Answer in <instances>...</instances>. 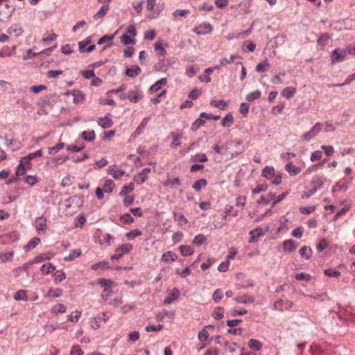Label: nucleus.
<instances>
[{
	"label": "nucleus",
	"instance_id": "e433bc0d",
	"mask_svg": "<svg viewBox=\"0 0 355 355\" xmlns=\"http://www.w3.org/2000/svg\"><path fill=\"white\" fill-rule=\"evenodd\" d=\"M270 67V64L267 59L264 60L262 62L259 63L256 67L257 72H264Z\"/></svg>",
	"mask_w": 355,
	"mask_h": 355
},
{
	"label": "nucleus",
	"instance_id": "864d4df0",
	"mask_svg": "<svg viewBox=\"0 0 355 355\" xmlns=\"http://www.w3.org/2000/svg\"><path fill=\"white\" fill-rule=\"evenodd\" d=\"M210 104L216 107H218L220 110H225L227 107V103L223 100H220L218 101H216V100H212L210 102Z\"/></svg>",
	"mask_w": 355,
	"mask_h": 355
},
{
	"label": "nucleus",
	"instance_id": "412c9836",
	"mask_svg": "<svg viewBox=\"0 0 355 355\" xmlns=\"http://www.w3.org/2000/svg\"><path fill=\"white\" fill-rule=\"evenodd\" d=\"M262 176L268 179L271 180L274 177L275 173V169L272 166H266L263 171H262Z\"/></svg>",
	"mask_w": 355,
	"mask_h": 355
},
{
	"label": "nucleus",
	"instance_id": "a211bd4d",
	"mask_svg": "<svg viewBox=\"0 0 355 355\" xmlns=\"http://www.w3.org/2000/svg\"><path fill=\"white\" fill-rule=\"evenodd\" d=\"M140 92L138 90L131 91L127 94V99H129L132 103H137L141 98Z\"/></svg>",
	"mask_w": 355,
	"mask_h": 355
},
{
	"label": "nucleus",
	"instance_id": "e2e57ef3",
	"mask_svg": "<svg viewBox=\"0 0 355 355\" xmlns=\"http://www.w3.org/2000/svg\"><path fill=\"white\" fill-rule=\"evenodd\" d=\"M142 234L141 232L139 230H134L132 231L129 232L126 234V237L132 240L135 239L137 236H139Z\"/></svg>",
	"mask_w": 355,
	"mask_h": 355
},
{
	"label": "nucleus",
	"instance_id": "a19ab883",
	"mask_svg": "<svg viewBox=\"0 0 355 355\" xmlns=\"http://www.w3.org/2000/svg\"><path fill=\"white\" fill-rule=\"evenodd\" d=\"M179 250L183 256H190L193 253V250L188 245H180Z\"/></svg>",
	"mask_w": 355,
	"mask_h": 355
},
{
	"label": "nucleus",
	"instance_id": "ddd939ff",
	"mask_svg": "<svg viewBox=\"0 0 355 355\" xmlns=\"http://www.w3.org/2000/svg\"><path fill=\"white\" fill-rule=\"evenodd\" d=\"M35 226L38 231L44 232L46 228V219L44 217H38L35 222Z\"/></svg>",
	"mask_w": 355,
	"mask_h": 355
},
{
	"label": "nucleus",
	"instance_id": "6e6d98bb",
	"mask_svg": "<svg viewBox=\"0 0 355 355\" xmlns=\"http://www.w3.org/2000/svg\"><path fill=\"white\" fill-rule=\"evenodd\" d=\"M14 256V252H1L0 253V261L1 262H6L10 260Z\"/></svg>",
	"mask_w": 355,
	"mask_h": 355
},
{
	"label": "nucleus",
	"instance_id": "37998d69",
	"mask_svg": "<svg viewBox=\"0 0 355 355\" xmlns=\"http://www.w3.org/2000/svg\"><path fill=\"white\" fill-rule=\"evenodd\" d=\"M207 184V182L205 179H200L196 181L193 185V188L199 191L202 188L205 187Z\"/></svg>",
	"mask_w": 355,
	"mask_h": 355
},
{
	"label": "nucleus",
	"instance_id": "9b49d317",
	"mask_svg": "<svg viewBox=\"0 0 355 355\" xmlns=\"http://www.w3.org/2000/svg\"><path fill=\"white\" fill-rule=\"evenodd\" d=\"M164 185L166 187H169L171 188L178 187L181 185V180L178 177L175 178H169L166 179V180L164 182Z\"/></svg>",
	"mask_w": 355,
	"mask_h": 355
},
{
	"label": "nucleus",
	"instance_id": "6ab92c4d",
	"mask_svg": "<svg viewBox=\"0 0 355 355\" xmlns=\"http://www.w3.org/2000/svg\"><path fill=\"white\" fill-rule=\"evenodd\" d=\"M62 290L61 288H50L48 293L44 295L46 298L50 297H59L62 295Z\"/></svg>",
	"mask_w": 355,
	"mask_h": 355
},
{
	"label": "nucleus",
	"instance_id": "cd10ccee",
	"mask_svg": "<svg viewBox=\"0 0 355 355\" xmlns=\"http://www.w3.org/2000/svg\"><path fill=\"white\" fill-rule=\"evenodd\" d=\"M82 251L80 249L72 250L68 256L64 257L65 261H71L80 256Z\"/></svg>",
	"mask_w": 355,
	"mask_h": 355
},
{
	"label": "nucleus",
	"instance_id": "f3484780",
	"mask_svg": "<svg viewBox=\"0 0 355 355\" xmlns=\"http://www.w3.org/2000/svg\"><path fill=\"white\" fill-rule=\"evenodd\" d=\"M285 168L291 175H297L301 171V168L293 165L292 162L287 164Z\"/></svg>",
	"mask_w": 355,
	"mask_h": 355
},
{
	"label": "nucleus",
	"instance_id": "4be33fe9",
	"mask_svg": "<svg viewBox=\"0 0 355 355\" xmlns=\"http://www.w3.org/2000/svg\"><path fill=\"white\" fill-rule=\"evenodd\" d=\"M55 267L51 263H46L42 266L41 270L44 275L53 274Z\"/></svg>",
	"mask_w": 355,
	"mask_h": 355
},
{
	"label": "nucleus",
	"instance_id": "a18cd8bd",
	"mask_svg": "<svg viewBox=\"0 0 355 355\" xmlns=\"http://www.w3.org/2000/svg\"><path fill=\"white\" fill-rule=\"evenodd\" d=\"M90 43H91V38L89 37L86 38L83 41L79 42H78L79 51L81 53L85 52V51L87 49V46H88Z\"/></svg>",
	"mask_w": 355,
	"mask_h": 355
},
{
	"label": "nucleus",
	"instance_id": "4468645a",
	"mask_svg": "<svg viewBox=\"0 0 355 355\" xmlns=\"http://www.w3.org/2000/svg\"><path fill=\"white\" fill-rule=\"evenodd\" d=\"M263 234L261 228H256L250 232V243H254L257 241L258 238Z\"/></svg>",
	"mask_w": 355,
	"mask_h": 355
},
{
	"label": "nucleus",
	"instance_id": "aec40b11",
	"mask_svg": "<svg viewBox=\"0 0 355 355\" xmlns=\"http://www.w3.org/2000/svg\"><path fill=\"white\" fill-rule=\"evenodd\" d=\"M300 254L302 257H304L305 259H309L313 254L312 250L310 247L303 246L300 248Z\"/></svg>",
	"mask_w": 355,
	"mask_h": 355
},
{
	"label": "nucleus",
	"instance_id": "052dcab7",
	"mask_svg": "<svg viewBox=\"0 0 355 355\" xmlns=\"http://www.w3.org/2000/svg\"><path fill=\"white\" fill-rule=\"evenodd\" d=\"M172 137H173V141L171 142V146L173 148H176L178 146H179L180 145V139L181 138V135H175L174 133L172 134Z\"/></svg>",
	"mask_w": 355,
	"mask_h": 355
},
{
	"label": "nucleus",
	"instance_id": "13d9d810",
	"mask_svg": "<svg viewBox=\"0 0 355 355\" xmlns=\"http://www.w3.org/2000/svg\"><path fill=\"white\" fill-rule=\"evenodd\" d=\"M207 241L206 237L203 234H198L195 236L193 243L196 245H200Z\"/></svg>",
	"mask_w": 355,
	"mask_h": 355
},
{
	"label": "nucleus",
	"instance_id": "3c124183",
	"mask_svg": "<svg viewBox=\"0 0 355 355\" xmlns=\"http://www.w3.org/2000/svg\"><path fill=\"white\" fill-rule=\"evenodd\" d=\"M207 157L205 153H198L192 157L193 162H205L207 161Z\"/></svg>",
	"mask_w": 355,
	"mask_h": 355
},
{
	"label": "nucleus",
	"instance_id": "f8f14e48",
	"mask_svg": "<svg viewBox=\"0 0 355 355\" xmlns=\"http://www.w3.org/2000/svg\"><path fill=\"white\" fill-rule=\"evenodd\" d=\"M180 295V291L174 288L171 292L168 294V297L164 300V304H171L173 301L175 300L179 297Z\"/></svg>",
	"mask_w": 355,
	"mask_h": 355
},
{
	"label": "nucleus",
	"instance_id": "603ef678",
	"mask_svg": "<svg viewBox=\"0 0 355 355\" xmlns=\"http://www.w3.org/2000/svg\"><path fill=\"white\" fill-rule=\"evenodd\" d=\"M329 245V243L324 239H321L316 246L318 252H322Z\"/></svg>",
	"mask_w": 355,
	"mask_h": 355
},
{
	"label": "nucleus",
	"instance_id": "5fc2aeb1",
	"mask_svg": "<svg viewBox=\"0 0 355 355\" xmlns=\"http://www.w3.org/2000/svg\"><path fill=\"white\" fill-rule=\"evenodd\" d=\"M148 179L141 172L137 173L134 176V181L138 184H141Z\"/></svg>",
	"mask_w": 355,
	"mask_h": 355
},
{
	"label": "nucleus",
	"instance_id": "5701e85b",
	"mask_svg": "<svg viewBox=\"0 0 355 355\" xmlns=\"http://www.w3.org/2000/svg\"><path fill=\"white\" fill-rule=\"evenodd\" d=\"M135 189V185L133 182H130L128 184L124 185L121 191L119 192L120 196H125L127 194L131 193Z\"/></svg>",
	"mask_w": 355,
	"mask_h": 355
},
{
	"label": "nucleus",
	"instance_id": "f257e3e1",
	"mask_svg": "<svg viewBox=\"0 0 355 355\" xmlns=\"http://www.w3.org/2000/svg\"><path fill=\"white\" fill-rule=\"evenodd\" d=\"M99 284L104 288L101 296L104 300L107 301L114 293V283L109 279H101L99 280Z\"/></svg>",
	"mask_w": 355,
	"mask_h": 355
},
{
	"label": "nucleus",
	"instance_id": "473e14b6",
	"mask_svg": "<svg viewBox=\"0 0 355 355\" xmlns=\"http://www.w3.org/2000/svg\"><path fill=\"white\" fill-rule=\"evenodd\" d=\"M296 92V89L292 87H287L282 92V94L287 99L291 98Z\"/></svg>",
	"mask_w": 355,
	"mask_h": 355
},
{
	"label": "nucleus",
	"instance_id": "0e129e2a",
	"mask_svg": "<svg viewBox=\"0 0 355 355\" xmlns=\"http://www.w3.org/2000/svg\"><path fill=\"white\" fill-rule=\"evenodd\" d=\"M267 189H268L267 184H258L255 188H254L252 190V192L254 194H257V193H261L262 191H266Z\"/></svg>",
	"mask_w": 355,
	"mask_h": 355
},
{
	"label": "nucleus",
	"instance_id": "bf43d9fd",
	"mask_svg": "<svg viewBox=\"0 0 355 355\" xmlns=\"http://www.w3.org/2000/svg\"><path fill=\"white\" fill-rule=\"evenodd\" d=\"M66 310L67 308L63 304H56L52 308V311L55 313H63L66 312Z\"/></svg>",
	"mask_w": 355,
	"mask_h": 355
},
{
	"label": "nucleus",
	"instance_id": "49530a36",
	"mask_svg": "<svg viewBox=\"0 0 355 355\" xmlns=\"http://www.w3.org/2000/svg\"><path fill=\"white\" fill-rule=\"evenodd\" d=\"M40 241V239L38 238L35 237V238L32 239L25 246L26 250L28 251V250L35 248L39 244Z\"/></svg>",
	"mask_w": 355,
	"mask_h": 355
},
{
	"label": "nucleus",
	"instance_id": "a878e982",
	"mask_svg": "<svg viewBox=\"0 0 355 355\" xmlns=\"http://www.w3.org/2000/svg\"><path fill=\"white\" fill-rule=\"evenodd\" d=\"M297 246L293 240H286L283 243V250L292 252L296 249Z\"/></svg>",
	"mask_w": 355,
	"mask_h": 355
},
{
	"label": "nucleus",
	"instance_id": "79ce46f5",
	"mask_svg": "<svg viewBox=\"0 0 355 355\" xmlns=\"http://www.w3.org/2000/svg\"><path fill=\"white\" fill-rule=\"evenodd\" d=\"M234 119L232 114H227L221 121V125L223 127H230L232 125Z\"/></svg>",
	"mask_w": 355,
	"mask_h": 355
},
{
	"label": "nucleus",
	"instance_id": "1a4fd4ad",
	"mask_svg": "<svg viewBox=\"0 0 355 355\" xmlns=\"http://www.w3.org/2000/svg\"><path fill=\"white\" fill-rule=\"evenodd\" d=\"M324 179L322 175L314 176L311 182V188L315 189V191L320 189L324 184Z\"/></svg>",
	"mask_w": 355,
	"mask_h": 355
},
{
	"label": "nucleus",
	"instance_id": "423d86ee",
	"mask_svg": "<svg viewBox=\"0 0 355 355\" xmlns=\"http://www.w3.org/2000/svg\"><path fill=\"white\" fill-rule=\"evenodd\" d=\"M107 173L108 174L112 175L114 179L119 180L123 175H125V171L121 169L117 165L114 164L108 167Z\"/></svg>",
	"mask_w": 355,
	"mask_h": 355
},
{
	"label": "nucleus",
	"instance_id": "393cba45",
	"mask_svg": "<svg viewBox=\"0 0 355 355\" xmlns=\"http://www.w3.org/2000/svg\"><path fill=\"white\" fill-rule=\"evenodd\" d=\"M249 347L254 351H259L263 347V344L258 340L250 339L248 342Z\"/></svg>",
	"mask_w": 355,
	"mask_h": 355
},
{
	"label": "nucleus",
	"instance_id": "9d476101",
	"mask_svg": "<svg viewBox=\"0 0 355 355\" xmlns=\"http://www.w3.org/2000/svg\"><path fill=\"white\" fill-rule=\"evenodd\" d=\"M177 259L178 256L175 253L172 251H167L162 254L160 260L162 262L168 263L169 261H175Z\"/></svg>",
	"mask_w": 355,
	"mask_h": 355
},
{
	"label": "nucleus",
	"instance_id": "de8ad7c7",
	"mask_svg": "<svg viewBox=\"0 0 355 355\" xmlns=\"http://www.w3.org/2000/svg\"><path fill=\"white\" fill-rule=\"evenodd\" d=\"M101 325V316L98 315L94 317L91 321V327L94 329H98Z\"/></svg>",
	"mask_w": 355,
	"mask_h": 355
},
{
	"label": "nucleus",
	"instance_id": "6e6552de",
	"mask_svg": "<svg viewBox=\"0 0 355 355\" xmlns=\"http://www.w3.org/2000/svg\"><path fill=\"white\" fill-rule=\"evenodd\" d=\"M7 33L10 35H13L15 37H19L24 33V30L22 29L21 25L18 24H14L11 25L7 30Z\"/></svg>",
	"mask_w": 355,
	"mask_h": 355
},
{
	"label": "nucleus",
	"instance_id": "338daca9",
	"mask_svg": "<svg viewBox=\"0 0 355 355\" xmlns=\"http://www.w3.org/2000/svg\"><path fill=\"white\" fill-rule=\"evenodd\" d=\"M12 55V53L10 51V49L8 46H3L0 51V57H9Z\"/></svg>",
	"mask_w": 355,
	"mask_h": 355
},
{
	"label": "nucleus",
	"instance_id": "7ed1b4c3",
	"mask_svg": "<svg viewBox=\"0 0 355 355\" xmlns=\"http://www.w3.org/2000/svg\"><path fill=\"white\" fill-rule=\"evenodd\" d=\"M132 250V245L129 243L123 244L116 249L115 254L111 257V259H119L123 254L128 253Z\"/></svg>",
	"mask_w": 355,
	"mask_h": 355
},
{
	"label": "nucleus",
	"instance_id": "c03bdc74",
	"mask_svg": "<svg viewBox=\"0 0 355 355\" xmlns=\"http://www.w3.org/2000/svg\"><path fill=\"white\" fill-rule=\"evenodd\" d=\"M14 298L15 300H24V301H26L28 297H27V294H26V291H24V290H19L14 295Z\"/></svg>",
	"mask_w": 355,
	"mask_h": 355
},
{
	"label": "nucleus",
	"instance_id": "ea45409f",
	"mask_svg": "<svg viewBox=\"0 0 355 355\" xmlns=\"http://www.w3.org/2000/svg\"><path fill=\"white\" fill-rule=\"evenodd\" d=\"M102 238L99 236V243L100 244H107V245H110L111 241L113 239V237L110 234H103L101 235Z\"/></svg>",
	"mask_w": 355,
	"mask_h": 355
},
{
	"label": "nucleus",
	"instance_id": "774afa93",
	"mask_svg": "<svg viewBox=\"0 0 355 355\" xmlns=\"http://www.w3.org/2000/svg\"><path fill=\"white\" fill-rule=\"evenodd\" d=\"M70 355H83V351L79 345H74L71 347Z\"/></svg>",
	"mask_w": 355,
	"mask_h": 355
},
{
	"label": "nucleus",
	"instance_id": "b1692460",
	"mask_svg": "<svg viewBox=\"0 0 355 355\" xmlns=\"http://www.w3.org/2000/svg\"><path fill=\"white\" fill-rule=\"evenodd\" d=\"M71 94L73 96V102L75 103H79L83 102L84 99L83 94L78 90L72 91L71 92H67L66 94Z\"/></svg>",
	"mask_w": 355,
	"mask_h": 355
},
{
	"label": "nucleus",
	"instance_id": "0eeeda50",
	"mask_svg": "<svg viewBox=\"0 0 355 355\" xmlns=\"http://www.w3.org/2000/svg\"><path fill=\"white\" fill-rule=\"evenodd\" d=\"M346 55V49L341 50L340 49H336L332 53L331 61L333 63L342 62L345 59Z\"/></svg>",
	"mask_w": 355,
	"mask_h": 355
},
{
	"label": "nucleus",
	"instance_id": "bb28decb",
	"mask_svg": "<svg viewBox=\"0 0 355 355\" xmlns=\"http://www.w3.org/2000/svg\"><path fill=\"white\" fill-rule=\"evenodd\" d=\"M95 137H96L95 132L93 130L83 131L81 133L82 139H83L84 140L87 141H94L95 139Z\"/></svg>",
	"mask_w": 355,
	"mask_h": 355
},
{
	"label": "nucleus",
	"instance_id": "4d7b16f0",
	"mask_svg": "<svg viewBox=\"0 0 355 355\" xmlns=\"http://www.w3.org/2000/svg\"><path fill=\"white\" fill-rule=\"evenodd\" d=\"M205 121L202 119V118L197 119L191 125V130L193 131H196L199 129L202 125L205 124Z\"/></svg>",
	"mask_w": 355,
	"mask_h": 355
},
{
	"label": "nucleus",
	"instance_id": "c85d7f7f",
	"mask_svg": "<svg viewBox=\"0 0 355 355\" xmlns=\"http://www.w3.org/2000/svg\"><path fill=\"white\" fill-rule=\"evenodd\" d=\"M237 58L236 55H232L229 59L224 58L220 60V64L218 65L215 66V69H220L222 66H225L227 64L232 63L235 58Z\"/></svg>",
	"mask_w": 355,
	"mask_h": 355
},
{
	"label": "nucleus",
	"instance_id": "39448f33",
	"mask_svg": "<svg viewBox=\"0 0 355 355\" xmlns=\"http://www.w3.org/2000/svg\"><path fill=\"white\" fill-rule=\"evenodd\" d=\"M293 303L292 301L288 300H279L274 303V306L276 310L284 311L289 310L292 308Z\"/></svg>",
	"mask_w": 355,
	"mask_h": 355
},
{
	"label": "nucleus",
	"instance_id": "2eb2a0df",
	"mask_svg": "<svg viewBox=\"0 0 355 355\" xmlns=\"http://www.w3.org/2000/svg\"><path fill=\"white\" fill-rule=\"evenodd\" d=\"M234 300L237 303L249 304V303L254 302V299L253 297H252L250 295H243L237 296L236 297L234 298Z\"/></svg>",
	"mask_w": 355,
	"mask_h": 355
},
{
	"label": "nucleus",
	"instance_id": "8fccbe9b",
	"mask_svg": "<svg viewBox=\"0 0 355 355\" xmlns=\"http://www.w3.org/2000/svg\"><path fill=\"white\" fill-rule=\"evenodd\" d=\"M261 96V92L259 90H256V91H254L251 93H249L247 96H246V100L248 101H253L255 99H258Z\"/></svg>",
	"mask_w": 355,
	"mask_h": 355
},
{
	"label": "nucleus",
	"instance_id": "dca6fc26",
	"mask_svg": "<svg viewBox=\"0 0 355 355\" xmlns=\"http://www.w3.org/2000/svg\"><path fill=\"white\" fill-rule=\"evenodd\" d=\"M141 72V69L137 65H134L131 68H128L125 71V73L128 76L135 78Z\"/></svg>",
	"mask_w": 355,
	"mask_h": 355
},
{
	"label": "nucleus",
	"instance_id": "58836bf2",
	"mask_svg": "<svg viewBox=\"0 0 355 355\" xmlns=\"http://www.w3.org/2000/svg\"><path fill=\"white\" fill-rule=\"evenodd\" d=\"M166 78H162L150 87V90L152 92H156L159 90L161 85H164L166 84Z\"/></svg>",
	"mask_w": 355,
	"mask_h": 355
},
{
	"label": "nucleus",
	"instance_id": "4c0bfd02",
	"mask_svg": "<svg viewBox=\"0 0 355 355\" xmlns=\"http://www.w3.org/2000/svg\"><path fill=\"white\" fill-rule=\"evenodd\" d=\"M198 70H199L198 67H197L196 65H190V66L187 67L186 71H185V74L188 77H192L197 73Z\"/></svg>",
	"mask_w": 355,
	"mask_h": 355
},
{
	"label": "nucleus",
	"instance_id": "c9c22d12",
	"mask_svg": "<svg viewBox=\"0 0 355 355\" xmlns=\"http://www.w3.org/2000/svg\"><path fill=\"white\" fill-rule=\"evenodd\" d=\"M98 124L103 128H108L113 125V122L112 119L106 116L101 118L98 121Z\"/></svg>",
	"mask_w": 355,
	"mask_h": 355
},
{
	"label": "nucleus",
	"instance_id": "7c9ffc66",
	"mask_svg": "<svg viewBox=\"0 0 355 355\" xmlns=\"http://www.w3.org/2000/svg\"><path fill=\"white\" fill-rule=\"evenodd\" d=\"M109 10V6L107 4L101 6L100 10L94 15V17L95 19H102L107 12Z\"/></svg>",
	"mask_w": 355,
	"mask_h": 355
},
{
	"label": "nucleus",
	"instance_id": "69168bd1",
	"mask_svg": "<svg viewBox=\"0 0 355 355\" xmlns=\"http://www.w3.org/2000/svg\"><path fill=\"white\" fill-rule=\"evenodd\" d=\"M322 128V124L320 122L316 123L312 128L310 130V132L313 134V135L315 137L319 134V132L321 131Z\"/></svg>",
	"mask_w": 355,
	"mask_h": 355
},
{
	"label": "nucleus",
	"instance_id": "2f4dec72",
	"mask_svg": "<svg viewBox=\"0 0 355 355\" xmlns=\"http://www.w3.org/2000/svg\"><path fill=\"white\" fill-rule=\"evenodd\" d=\"M114 187L115 184L113 180H106L102 189L105 193H111L114 190Z\"/></svg>",
	"mask_w": 355,
	"mask_h": 355
},
{
	"label": "nucleus",
	"instance_id": "f03ea898",
	"mask_svg": "<svg viewBox=\"0 0 355 355\" xmlns=\"http://www.w3.org/2000/svg\"><path fill=\"white\" fill-rule=\"evenodd\" d=\"M32 167L31 162L26 157H23L19 162V164L16 170V175L21 176L25 174L27 170L31 169Z\"/></svg>",
	"mask_w": 355,
	"mask_h": 355
},
{
	"label": "nucleus",
	"instance_id": "09e8293b",
	"mask_svg": "<svg viewBox=\"0 0 355 355\" xmlns=\"http://www.w3.org/2000/svg\"><path fill=\"white\" fill-rule=\"evenodd\" d=\"M224 309L222 307H216L213 311L212 316L215 319H221L223 318Z\"/></svg>",
	"mask_w": 355,
	"mask_h": 355
},
{
	"label": "nucleus",
	"instance_id": "f704fd0d",
	"mask_svg": "<svg viewBox=\"0 0 355 355\" xmlns=\"http://www.w3.org/2000/svg\"><path fill=\"white\" fill-rule=\"evenodd\" d=\"M155 51L157 52V54L161 58H164L166 54V51L162 46V43L159 42L155 43Z\"/></svg>",
	"mask_w": 355,
	"mask_h": 355
},
{
	"label": "nucleus",
	"instance_id": "c756f323",
	"mask_svg": "<svg viewBox=\"0 0 355 355\" xmlns=\"http://www.w3.org/2000/svg\"><path fill=\"white\" fill-rule=\"evenodd\" d=\"M53 276L54 277V282L59 284L66 279V274L64 271L60 270L53 272Z\"/></svg>",
	"mask_w": 355,
	"mask_h": 355
},
{
	"label": "nucleus",
	"instance_id": "20e7f679",
	"mask_svg": "<svg viewBox=\"0 0 355 355\" xmlns=\"http://www.w3.org/2000/svg\"><path fill=\"white\" fill-rule=\"evenodd\" d=\"M212 31L213 26L207 22L202 23L198 26L194 27L193 29V32L198 35L209 34L211 33Z\"/></svg>",
	"mask_w": 355,
	"mask_h": 355
},
{
	"label": "nucleus",
	"instance_id": "680f3d73",
	"mask_svg": "<svg viewBox=\"0 0 355 355\" xmlns=\"http://www.w3.org/2000/svg\"><path fill=\"white\" fill-rule=\"evenodd\" d=\"M149 118L148 117H145L142 121L141 122V123L139 125V126L137 128L136 130H135V133L137 134V135H140L141 132H142V130L144 129V128L146 127L147 123L149 121Z\"/></svg>",
	"mask_w": 355,
	"mask_h": 355
},
{
	"label": "nucleus",
	"instance_id": "72a5a7b5",
	"mask_svg": "<svg viewBox=\"0 0 355 355\" xmlns=\"http://www.w3.org/2000/svg\"><path fill=\"white\" fill-rule=\"evenodd\" d=\"M174 219L180 226H183L188 223L187 219L182 213H174Z\"/></svg>",
	"mask_w": 355,
	"mask_h": 355
}]
</instances>
